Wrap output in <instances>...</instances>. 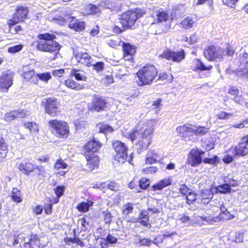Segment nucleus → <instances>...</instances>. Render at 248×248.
<instances>
[{"mask_svg": "<svg viewBox=\"0 0 248 248\" xmlns=\"http://www.w3.org/2000/svg\"><path fill=\"white\" fill-rule=\"evenodd\" d=\"M14 74L10 71L3 73L0 77V92H7L13 84Z\"/></svg>", "mask_w": 248, "mask_h": 248, "instance_id": "nucleus-12", "label": "nucleus"}, {"mask_svg": "<svg viewBox=\"0 0 248 248\" xmlns=\"http://www.w3.org/2000/svg\"><path fill=\"white\" fill-rule=\"evenodd\" d=\"M159 213V210L156 208H149L147 210L141 212L139 219L140 222L143 226L150 225L149 223V217L154 214Z\"/></svg>", "mask_w": 248, "mask_h": 248, "instance_id": "nucleus-19", "label": "nucleus"}, {"mask_svg": "<svg viewBox=\"0 0 248 248\" xmlns=\"http://www.w3.org/2000/svg\"><path fill=\"white\" fill-rule=\"evenodd\" d=\"M195 20L193 17L187 16L184 18L180 23V27L185 30L189 29L193 27Z\"/></svg>", "mask_w": 248, "mask_h": 248, "instance_id": "nucleus-30", "label": "nucleus"}, {"mask_svg": "<svg viewBox=\"0 0 248 248\" xmlns=\"http://www.w3.org/2000/svg\"><path fill=\"white\" fill-rule=\"evenodd\" d=\"M107 104L106 100L102 98L95 97L92 102L88 105V109L92 111L99 112L102 110L106 107Z\"/></svg>", "mask_w": 248, "mask_h": 248, "instance_id": "nucleus-13", "label": "nucleus"}, {"mask_svg": "<svg viewBox=\"0 0 248 248\" xmlns=\"http://www.w3.org/2000/svg\"><path fill=\"white\" fill-rule=\"evenodd\" d=\"M113 147L116 153L114 159L118 162H124L127 157V148L125 144L120 141H116L113 143Z\"/></svg>", "mask_w": 248, "mask_h": 248, "instance_id": "nucleus-11", "label": "nucleus"}, {"mask_svg": "<svg viewBox=\"0 0 248 248\" xmlns=\"http://www.w3.org/2000/svg\"><path fill=\"white\" fill-rule=\"evenodd\" d=\"M50 130L59 138H67L69 132V126L63 121L52 120L48 122Z\"/></svg>", "mask_w": 248, "mask_h": 248, "instance_id": "nucleus-6", "label": "nucleus"}, {"mask_svg": "<svg viewBox=\"0 0 248 248\" xmlns=\"http://www.w3.org/2000/svg\"><path fill=\"white\" fill-rule=\"evenodd\" d=\"M177 220L183 223H186L188 225H193L197 223L199 225H202L205 223H213L218 220V217H212L211 216H196L192 220L186 214H182L178 215Z\"/></svg>", "mask_w": 248, "mask_h": 248, "instance_id": "nucleus-5", "label": "nucleus"}, {"mask_svg": "<svg viewBox=\"0 0 248 248\" xmlns=\"http://www.w3.org/2000/svg\"><path fill=\"white\" fill-rule=\"evenodd\" d=\"M93 205V202L90 200L79 203L77 206V209L79 212L86 213L89 211L90 207Z\"/></svg>", "mask_w": 248, "mask_h": 248, "instance_id": "nucleus-31", "label": "nucleus"}, {"mask_svg": "<svg viewBox=\"0 0 248 248\" xmlns=\"http://www.w3.org/2000/svg\"><path fill=\"white\" fill-rule=\"evenodd\" d=\"M28 9L27 7L19 6L17 7L16 12L14 15V22L17 23L22 21L27 17Z\"/></svg>", "mask_w": 248, "mask_h": 248, "instance_id": "nucleus-20", "label": "nucleus"}, {"mask_svg": "<svg viewBox=\"0 0 248 248\" xmlns=\"http://www.w3.org/2000/svg\"><path fill=\"white\" fill-rule=\"evenodd\" d=\"M146 13L143 9L136 8L134 11L129 10L124 13L121 18V23L124 29L132 27L138 18L141 17Z\"/></svg>", "mask_w": 248, "mask_h": 248, "instance_id": "nucleus-4", "label": "nucleus"}, {"mask_svg": "<svg viewBox=\"0 0 248 248\" xmlns=\"http://www.w3.org/2000/svg\"><path fill=\"white\" fill-rule=\"evenodd\" d=\"M123 50L124 52V57L132 56L136 52V48L129 44H124Z\"/></svg>", "mask_w": 248, "mask_h": 248, "instance_id": "nucleus-35", "label": "nucleus"}, {"mask_svg": "<svg viewBox=\"0 0 248 248\" xmlns=\"http://www.w3.org/2000/svg\"><path fill=\"white\" fill-rule=\"evenodd\" d=\"M237 75L243 78H248V68L246 66H244L243 69L240 68L237 72Z\"/></svg>", "mask_w": 248, "mask_h": 248, "instance_id": "nucleus-52", "label": "nucleus"}, {"mask_svg": "<svg viewBox=\"0 0 248 248\" xmlns=\"http://www.w3.org/2000/svg\"><path fill=\"white\" fill-rule=\"evenodd\" d=\"M22 45H17L9 47L8 51L10 53H16L20 51L22 49Z\"/></svg>", "mask_w": 248, "mask_h": 248, "instance_id": "nucleus-53", "label": "nucleus"}, {"mask_svg": "<svg viewBox=\"0 0 248 248\" xmlns=\"http://www.w3.org/2000/svg\"><path fill=\"white\" fill-rule=\"evenodd\" d=\"M177 133L181 137L186 136V124L178 126L176 128Z\"/></svg>", "mask_w": 248, "mask_h": 248, "instance_id": "nucleus-50", "label": "nucleus"}, {"mask_svg": "<svg viewBox=\"0 0 248 248\" xmlns=\"http://www.w3.org/2000/svg\"><path fill=\"white\" fill-rule=\"evenodd\" d=\"M216 116L219 119L227 120L231 117L232 116V114L221 111L217 113Z\"/></svg>", "mask_w": 248, "mask_h": 248, "instance_id": "nucleus-48", "label": "nucleus"}, {"mask_svg": "<svg viewBox=\"0 0 248 248\" xmlns=\"http://www.w3.org/2000/svg\"><path fill=\"white\" fill-rule=\"evenodd\" d=\"M213 66L211 65H205L199 59H195L193 62V69L194 71H206L210 70Z\"/></svg>", "mask_w": 248, "mask_h": 248, "instance_id": "nucleus-27", "label": "nucleus"}, {"mask_svg": "<svg viewBox=\"0 0 248 248\" xmlns=\"http://www.w3.org/2000/svg\"><path fill=\"white\" fill-rule=\"evenodd\" d=\"M28 115V112L23 109H17L5 113L4 116V120L10 122L16 118H23Z\"/></svg>", "mask_w": 248, "mask_h": 248, "instance_id": "nucleus-15", "label": "nucleus"}, {"mask_svg": "<svg viewBox=\"0 0 248 248\" xmlns=\"http://www.w3.org/2000/svg\"><path fill=\"white\" fill-rule=\"evenodd\" d=\"M42 104L44 106L45 112L52 117L57 116L61 112L60 102L54 97L46 99Z\"/></svg>", "mask_w": 248, "mask_h": 248, "instance_id": "nucleus-7", "label": "nucleus"}, {"mask_svg": "<svg viewBox=\"0 0 248 248\" xmlns=\"http://www.w3.org/2000/svg\"><path fill=\"white\" fill-rule=\"evenodd\" d=\"M202 161V158L200 156L198 152L195 151V149H192L188 155V164L192 167H196L199 165Z\"/></svg>", "mask_w": 248, "mask_h": 248, "instance_id": "nucleus-17", "label": "nucleus"}, {"mask_svg": "<svg viewBox=\"0 0 248 248\" xmlns=\"http://www.w3.org/2000/svg\"><path fill=\"white\" fill-rule=\"evenodd\" d=\"M217 207L219 208L220 210V218L223 220H229L233 218V216L228 212L227 209L224 206L223 202L222 203L219 202L217 204Z\"/></svg>", "mask_w": 248, "mask_h": 248, "instance_id": "nucleus-28", "label": "nucleus"}, {"mask_svg": "<svg viewBox=\"0 0 248 248\" xmlns=\"http://www.w3.org/2000/svg\"><path fill=\"white\" fill-rule=\"evenodd\" d=\"M240 61L241 65H245L248 63V54L245 53L242 56L240 57Z\"/></svg>", "mask_w": 248, "mask_h": 248, "instance_id": "nucleus-64", "label": "nucleus"}, {"mask_svg": "<svg viewBox=\"0 0 248 248\" xmlns=\"http://www.w3.org/2000/svg\"><path fill=\"white\" fill-rule=\"evenodd\" d=\"M156 19L158 22H161L165 21L169 19V16L165 12L162 10H159L156 12Z\"/></svg>", "mask_w": 248, "mask_h": 248, "instance_id": "nucleus-39", "label": "nucleus"}, {"mask_svg": "<svg viewBox=\"0 0 248 248\" xmlns=\"http://www.w3.org/2000/svg\"><path fill=\"white\" fill-rule=\"evenodd\" d=\"M248 135L243 137L238 145L232 146L229 150V153L233 155L235 158L245 156L248 154Z\"/></svg>", "mask_w": 248, "mask_h": 248, "instance_id": "nucleus-8", "label": "nucleus"}, {"mask_svg": "<svg viewBox=\"0 0 248 248\" xmlns=\"http://www.w3.org/2000/svg\"><path fill=\"white\" fill-rule=\"evenodd\" d=\"M185 52L183 49L176 52L167 48L160 54L159 57L173 62H179L185 59Z\"/></svg>", "mask_w": 248, "mask_h": 248, "instance_id": "nucleus-10", "label": "nucleus"}, {"mask_svg": "<svg viewBox=\"0 0 248 248\" xmlns=\"http://www.w3.org/2000/svg\"><path fill=\"white\" fill-rule=\"evenodd\" d=\"M224 52L223 48L211 46L205 50L204 55L209 61L220 62L223 59Z\"/></svg>", "mask_w": 248, "mask_h": 248, "instance_id": "nucleus-9", "label": "nucleus"}, {"mask_svg": "<svg viewBox=\"0 0 248 248\" xmlns=\"http://www.w3.org/2000/svg\"><path fill=\"white\" fill-rule=\"evenodd\" d=\"M209 130V128L204 126H195V135L202 136L206 134Z\"/></svg>", "mask_w": 248, "mask_h": 248, "instance_id": "nucleus-42", "label": "nucleus"}, {"mask_svg": "<svg viewBox=\"0 0 248 248\" xmlns=\"http://www.w3.org/2000/svg\"><path fill=\"white\" fill-rule=\"evenodd\" d=\"M67 164L61 158L57 160L54 164V169L57 171L56 175L57 177L64 176L66 173V171L63 170L66 169L67 167Z\"/></svg>", "mask_w": 248, "mask_h": 248, "instance_id": "nucleus-22", "label": "nucleus"}, {"mask_svg": "<svg viewBox=\"0 0 248 248\" xmlns=\"http://www.w3.org/2000/svg\"><path fill=\"white\" fill-rule=\"evenodd\" d=\"M104 221L106 224H109L112 220V216L111 213L108 210L103 211L102 212Z\"/></svg>", "mask_w": 248, "mask_h": 248, "instance_id": "nucleus-45", "label": "nucleus"}, {"mask_svg": "<svg viewBox=\"0 0 248 248\" xmlns=\"http://www.w3.org/2000/svg\"><path fill=\"white\" fill-rule=\"evenodd\" d=\"M228 93L230 94L232 98H235L239 93V90L234 87H231L228 89Z\"/></svg>", "mask_w": 248, "mask_h": 248, "instance_id": "nucleus-56", "label": "nucleus"}, {"mask_svg": "<svg viewBox=\"0 0 248 248\" xmlns=\"http://www.w3.org/2000/svg\"><path fill=\"white\" fill-rule=\"evenodd\" d=\"M22 76L26 81H30L34 84H38V79L36 78V75L35 74L34 70L28 66L23 67Z\"/></svg>", "mask_w": 248, "mask_h": 248, "instance_id": "nucleus-18", "label": "nucleus"}, {"mask_svg": "<svg viewBox=\"0 0 248 248\" xmlns=\"http://www.w3.org/2000/svg\"><path fill=\"white\" fill-rule=\"evenodd\" d=\"M225 51L224 56L225 55L228 56H232L233 55L234 53V50L233 47L230 45H227L226 48L225 49H223Z\"/></svg>", "mask_w": 248, "mask_h": 248, "instance_id": "nucleus-61", "label": "nucleus"}, {"mask_svg": "<svg viewBox=\"0 0 248 248\" xmlns=\"http://www.w3.org/2000/svg\"><path fill=\"white\" fill-rule=\"evenodd\" d=\"M214 143L210 140L202 142V146L206 150H210L214 148Z\"/></svg>", "mask_w": 248, "mask_h": 248, "instance_id": "nucleus-51", "label": "nucleus"}, {"mask_svg": "<svg viewBox=\"0 0 248 248\" xmlns=\"http://www.w3.org/2000/svg\"><path fill=\"white\" fill-rule=\"evenodd\" d=\"M100 143L94 140L89 141L84 146V152L87 156H92L100 148Z\"/></svg>", "mask_w": 248, "mask_h": 248, "instance_id": "nucleus-14", "label": "nucleus"}, {"mask_svg": "<svg viewBox=\"0 0 248 248\" xmlns=\"http://www.w3.org/2000/svg\"><path fill=\"white\" fill-rule=\"evenodd\" d=\"M25 126L33 135H36L38 132V128L35 123L32 122L27 123L25 124Z\"/></svg>", "mask_w": 248, "mask_h": 248, "instance_id": "nucleus-40", "label": "nucleus"}, {"mask_svg": "<svg viewBox=\"0 0 248 248\" xmlns=\"http://www.w3.org/2000/svg\"><path fill=\"white\" fill-rule=\"evenodd\" d=\"M192 189H189L186 185H182L180 187V192L186 196Z\"/></svg>", "mask_w": 248, "mask_h": 248, "instance_id": "nucleus-57", "label": "nucleus"}, {"mask_svg": "<svg viewBox=\"0 0 248 248\" xmlns=\"http://www.w3.org/2000/svg\"><path fill=\"white\" fill-rule=\"evenodd\" d=\"M75 57L77 61L87 66H91L94 63V61L86 52H78Z\"/></svg>", "mask_w": 248, "mask_h": 248, "instance_id": "nucleus-16", "label": "nucleus"}, {"mask_svg": "<svg viewBox=\"0 0 248 248\" xmlns=\"http://www.w3.org/2000/svg\"><path fill=\"white\" fill-rule=\"evenodd\" d=\"M198 195L192 190L186 196L187 202L188 203H192L196 199H197Z\"/></svg>", "mask_w": 248, "mask_h": 248, "instance_id": "nucleus-49", "label": "nucleus"}, {"mask_svg": "<svg viewBox=\"0 0 248 248\" xmlns=\"http://www.w3.org/2000/svg\"><path fill=\"white\" fill-rule=\"evenodd\" d=\"M219 161V158L216 155L214 156L213 158H205L203 160V163L212 165L217 164Z\"/></svg>", "mask_w": 248, "mask_h": 248, "instance_id": "nucleus-46", "label": "nucleus"}, {"mask_svg": "<svg viewBox=\"0 0 248 248\" xmlns=\"http://www.w3.org/2000/svg\"><path fill=\"white\" fill-rule=\"evenodd\" d=\"M16 23L14 22V20L9 21L8 22L10 25V31L12 33H16L21 30V27L19 25L14 26Z\"/></svg>", "mask_w": 248, "mask_h": 248, "instance_id": "nucleus-43", "label": "nucleus"}, {"mask_svg": "<svg viewBox=\"0 0 248 248\" xmlns=\"http://www.w3.org/2000/svg\"><path fill=\"white\" fill-rule=\"evenodd\" d=\"M8 153V147L5 140L0 138V158H5Z\"/></svg>", "mask_w": 248, "mask_h": 248, "instance_id": "nucleus-34", "label": "nucleus"}, {"mask_svg": "<svg viewBox=\"0 0 248 248\" xmlns=\"http://www.w3.org/2000/svg\"><path fill=\"white\" fill-rule=\"evenodd\" d=\"M161 158V155L159 152L155 150H150L146 155V163L149 164L155 163Z\"/></svg>", "mask_w": 248, "mask_h": 248, "instance_id": "nucleus-23", "label": "nucleus"}, {"mask_svg": "<svg viewBox=\"0 0 248 248\" xmlns=\"http://www.w3.org/2000/svg\"><path fill=\"white\" fill-rule=\"evenodd\" d=\"M36 78L38 80H40L44 83H47L52 77L50 73L46 72L36 74Z\"/></svg>", "mask_w": 248, "mask_h": 248, "instance_id": "nucleus-38", "label": "nucleus"}, {"mask_svg": "<svg viewBox=\"0 0 248 248\" xmlns=\"http://www.w3.org/2000/svg\"><path fill=\"white\" fill-rule=\"evenodd\" d=\"M18 169L23 173L28 174L33 172L36 169V166L31 162L23 161L19 163Z\"/></svg>", "mask_w": 248, "mask_h": 248, "instance_id": "nucleus-24", "label": "nucleus"}, {"mask_svg": "<svg viewBox=\"0 0 248 248\" xmlns=\"http://www.w3.org/2000/svg\"><path fill=\"white\" fill-rule=\"evenodd\" d=\"M156 123L154 119L140 122L132 131L123 134L141 148L146 149L151 143L152 135Z\"/></svg>", "mask_w": 248, "mask_h": 248, "instance_id": "nucleus-1", "label": "nucleus"}, {"mask_svg": "<svg viewBox=\"0 0 248 248\" xmlns=\"http://www.w3.org/2000/svg\"><path fill=\"white\" fill-rule=\"evenodd\" d=\"M71 20L69 24L70 28L73 29L76 31H80L85 29V23L84 22L77 19L75 17H70Z\"/></svg>", "mask_w": 248, "mask_h": 248, "instance_id": "nucleus-25", "label": "nucleus"}, {"mask_svg": "<svg viewBox=\"0 0 248 248\" xmlns=\"http://www.w3.org/2000/svg\"><path fill=\"white\" fill-rule=\"evenodd\" d=\"M158 170L157 167L151 166L143 169V171L146 174L154 173Z\"/></svg>", "mask_w": 248, "mask_h": 248, "instance_id": "nucleus-59", "label": "nucleus"}, {"mask_svg": "<svg viewBox=\"0 0 248 248\" xmlns=\"http://www.w3.org/2000/svg\"><path fill=\"white\" fill-rule=\"evenodd\" d=\"M48 18L50 21L55 22L60 25H63L65 22L70 19V17L68 16H65V17L61 16H55L54 17L52 13H51L49 15Z\"/></svg>", "mask_w": 248, "mask_h": 248, "instance_id": "nucleus-33", "label": "nucleus"}, {"mask_svg": "<svg viewBox=\"0 0 248 248\" xmlns=\"http://www.w3.org/2000/svg\"><path fill=\"white\" fill-rule=\"evenodd\" d=\"M86 169L88 171H92L98 167L99 163V157L97 155H93L92 156H87Z\"/></svg>", "mask_w": 248, "mask_h": 248, "instance_id": "nucleus-21", "label": "nucleus"}, {"mask_svg": "<svg viewBox=\"0 0 248 248\" xmlns=\"http://www.w3.org/2000/svg\"><path fill=\"white\" fill-rule=\"evenodd\" d=\"M104 64L103 62H96L94 61L93 64H92V66H93L94 69L98 71H102L104 68Z\"/></svg>", "mask_w": 248, "mask_h": 248, "instance_id": "nucleus-62", "label": "nucleus"}, {"mask_svg": "<svg viewBox=\"0 0 248 248\" xmlns=\"http://www.w3.org/2000/svg\"><path fill=\"white\" fill-rule=\"evenodd\" d=\"M141 85L151 84L157 75L156 68L153 65L148 64L140 69L137 73Z\"/></svg>", "mask_w": 248, "mask_h": 248, "instance_id": "nucleus-3", "label": "nucleus"}, {"mask_svg": "<svg viewBox=\"0 0 248 248\" xmlns=\"http://www.w3.org/2000/svg\"><path fill=\"white\" fill-rule=\"evenodd\" d=\"M98 127L99 129L100 132L105 134L111 132L113 131V128L109 125L106 124H99Z\"/></svg>", "mask_w": 248, "mask_h": 248, "instance_id": "nucleus-41", "label": "nucleus"}, {"mask_svg": "<svg viewBox=\"0 0 248 248\" xmlns=\"http://www.w3.org/2000/svg\"><path fill=\"white\" fill-rule=\"evenodd\" d=\"M150 184L149 179L145 178H142L140 181V186L141 189H146Z\"/></svg>", "mask_w": 248, "mask_h": 248, "instance_id": "nucleus-54", "label": "nucleus"}, {"mask_svg": "<svg viewBox=\"0 0 248 248\" xmlns=\"http://www.w3.org/2000/svg\"><path fill=\"white\" fill-rule=\"evenodd\" d=\"M234 157V155L231 154V153H229V150L227 152L226 155H224L223 161L225 163H230L233 161V158Z\"/></svg>", "mask_w": 248, "mask_h": 248, "instance_id": "nucleus-55", "label": "nucleus"}, {"mask_svg": "<svg viewBox=\"0 0 248 248\" xmlns=\"http://www.w3.org/2000/svg\"><path fill=\"white\" fill-rule=\"evenodd\" d=\"M133 207L132 203H128L123 206V213L124 215H128L133 211Z\"/></svg>", "mask_w": 248, "mask_h": 248, "instance_id": "nucleus-47", "label": "nucleus"}, {"mask_svg": "<svg viewBox=\"0 0 248 248\" xmlns=\"http://www.w3.org/2000/svg\"><path fill=\"white\" fill-rule=\"evenodd\" d=\"M68 72V69H58V70H53L52 71V74L53 76L58 77H62L63 75L65 73Z\"/></svg>", "mask_w": 248, "mask_h": 248, "instance_id": "nucleus-58", "label": "nucleus"}, {"mask_svg": "<svg viewBox=\"0 0 248 248\" xmlns=\"http://www.w3.org/2000/svg\"><path fill=\"white\" fill-rule=\"evenodd\" d=\"M243 236H244V232L242 231H240V232H235V241L237 243H240V242H242L243 240Z\"/></svg>", "mask_w": 248, "mask_h": 248, "instance_id": "nucleus-60", "label": "nucleus"}, {"mask_svg": "<svg viewBox=\"0 0 248 248\" xmlns=\"http://www.w3.org/2000/svg\"><path fill=\"white\" fill-rule=\"evenodd\" d=\"M107 188L114 191H117L119 189V186L117 184L114 182H110L107 184Z\"/></svg>", "mask_w": 248, "mask_h": 248, "instance_id": "nucleus-63", "label": "nucleus"}, {"mask_svg": "<svg viewBox=\"0 0 248 248\" xmlns=\"http://www.w3.org/2000/svg\"><path fill=\"white\" fill-rule=\"evenodd\" d=\"M216 189L218 192L227 193L231 191V188L228 184H226L218 186Z\"/></svg>", "mask_w": 248, "mask_h": 248, "instance_id": "nucleus-44", "label": "nucleus"}, {"mask_svg": "<svg viewBox=\"0 0 248 248\" xmlns=\"http://www.w3.org/2000/svg\"><path fill=\"white\" fill-rule=\"evenodd\" d=\"M65 84L69 88L77 91L81 90L84 88L83 85L78 83L73 79H68L65 81Z\"/></svg>", "mask_w": 248, "mask_h": 248, "instance_id": "nucleus-32", "label": "nucleus"}, {"mask_svg": "<svg viewBox=\"0 0 248 248\" xmlns=\"http://www.w3.org/2000/svg\"><path fill=\"white\" fill-rule=\"evenodd\" d=\"M171 184V182L170 179L169 178H165L163 180L159 181L156 184L152 186V188L154 191L157 190H160L165 187L170 185Z\"/></svg>", "mask_w": 248, "mask_h": 248, "instance_id": "nucleus-29", "label": "nucleus"}, {"mask_svg": "<svg viewBox=\"0 0 248 248\" xmlns=\"http://www.w3.org/2000/svg\"><path fill=\"white\" fill-rule=\"evenodd\" d=\"M12 199L16 203H19L22 202L21 197V193L20 190L17 188H14L12 191Z\"/></svg>", "mask_w": 248, "mask_h": 248, "instance_id": "nucleus-36", "label": "nucleus"}, {"mask_svg": "<svg viewBox=\"0 0 248 248\" xmlns=\"http://www.w3.org/2000/svg\"><path fill=\"white\" fill-rule=\"evenodd\" d=\"M71 74L74 76L76 79L78 80L86 81L87 77L85 74L76 69H73L71 71Z\"/></svg>", "mask_w": 248, "mask_h": 248, "instance_id": "nucleus-37", "label": "nucleus"}, {"mask_svg": "<svg viewBox=\"0 0 248 248\" xmlns=\"http://www.w3.org/2000/svg\"><path fill=\"white\" fill-rule=\"evenodd\" d=\"M100 12V9L96 5L92 4H87L82 9V13L85 15L98 14Z\"/></svg>", "mask_w": 248, "mask_h": 248, "instance_id": "nucleus-26", "label": "nucleus"}, {"mask_svg": "<svg viewBox=\"0 0 248 248\" xmlns=\"http://www.w3.org/2000/svg\"><path fill=\"white\" fill-rule=\"evenodd\" d=\"M40 41H37V49L41 51L53 54L54 55L58 54L61 48L59 43L54 40L56 36L53 34L45 33L38 35Z\"/></svg>", "mask_w": 248, "mask_h": 248, "instance_id": "nucleus-2", "label": "nucleus"}]
</instances>
